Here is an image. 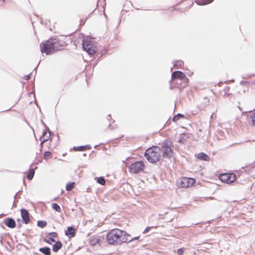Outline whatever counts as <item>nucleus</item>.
I'll list each match as a JSON object with an SVG mask.
<instances>
[{"label": "nucleus", "instance_id": "1", "mask_svg": "<svg viewBox=\"0 0 255 255\" xmlns=\"http://www.w3.org/2000/svg\"><path fill=\"white\" fill-rule=\"evenodd\" d=\"M130 236V235L127 232L115 228L107 233L106 241L108 244L111 245H120L127 242L126 238Z\"/></svg>", "mask_w": 255, "mask_h": 255}, {"label": "nucleus", "instance_id": "2", "mask_svg": "<svg viewBox=\"0 0 255 255\" xmlns=\"http://www.w3.org/2000/svg\"><path fill=\"white\" fill-rule=\"evenodd\" d=\"M144 157L150 163H156L161 159V148L159 146L152 145L146 149Z\"/></svg>", "mask_w": 255, "mask_h": 255}, {"label": "nucleus", "instance_id": "3", "mask_svg": "<svg viewBox=\"0 0 255 255\" xmlns=\"http://www.w3.org/2000/svg\"><path fill=\"white\" fill-rule=\"evenodd\" d=\"M161 150H162V156L163 158L170 159L173 155V149L172 148V142L169 139H164L159 143Z\"/></svg>", "mask_w": 255, "mask_h": 255}, {"label": "nucleus", "instance_id": "4", "mask_svg": "<svg viewBox=\"0 0 255 255\" xmlns=\"http://www.w3.org/2000/svg\"><path fill=\"white\" fill-rule=\"evenodd\" d=\"M52 38L42 41L40 45V51L42 53H45L47 55H51L56 52V42H53Z\"/></svg>", "mask_w": 255, "mask_h": 255}, {"label": "nucleus", "instance_id": "5", "mask_svg": "<svg viewBox=\"0 0 255 255\" xmlns=\"http://www.w3.org/2000/svg\"><path fill=\"white\" fill-rule=\"evenodd\" d=\"M82 48L90 56H94L97 52L96 46L91 40L83 39L82 40Z\"/></svg>", "mask_w": 255, "mask_h": 255}, {"label": "nucleus", "instance_id": "6", "mask_svg": "<svg viewBox=\"0 0 255 255\" xmlns=\"http://www.w3.org/2000/svg\"><path fill=\"white\" fill-rule=\"evenodd\" d=\"M179 79L184 82V85H181V88H185L189 82V79L186 76L184 73L181 71H175L171 74V79L169 83L171 84L173 80Z\"/></svg>", "mask_w": 255, "mask_h": 255}, {"label": "nucleus", "instance_id": "7", "mask_svg": "<svg viewBox=\"0 0 255 255\" xmlns=\"http://www.w3.org/2000/svg\"><path fill=\"white\" fill-rule=\"evenodd\" d=\"M145 165L142 161H135L128 167L130 173L137 174L143 171Z\"/></svg>", "mask_w": 255, "mask_h": 255}, {"label": "nucleus", "instance_id": "8", "mask_svg": "<svg viewBox=\"0 0 255 255\" xmlns=\"http://www.w3.org/2000/svg\"><path fill=\"white\" fill-rule=\"evenodd\" d=\"M196 180L193 178L182 177L177 181V184L179 188H186L192 186Z\"/></svg>", "mask_w": 255, "mask_h": 255}, {"label": "nucleus", "instance_id": "9", "mask_svg": "<svg viewBox=\"0 0 255 255\" xmlns=\"http://www.w3.org/2000/svg\"><path fill=\"white\" fill-rule=\"evenodd\" d=\"M22 222L25 224H28L30 222L29 213L28 211L25 209L22 208L20 210Z\"/></svg>", "mask_w": 255, "mask_h": 255}, {"label": "nucleus", "instance_id": "10", "mask_svg": "<svg viewBox=\"0 0 255 255\" xmlns=\"http://www.w3.org/2000/svg\"><path fill=\"white\" fill-rule=\"evenodd\" d=\"M77 232V229L73 226H69L67 227L66 230L65 231V235L71 239L75 237Z\"/></svg>", "mask_w": 255, "mask_h": 255}, {"label": "nucleus", "instance_id": "11", "mask_svg": "<svg viewBox=\"0 0 255 255\" xmlns=\"http://www.w3.org/2000/svg\"><path fill=\"white\" fill-rule=\"evenodd\" d=\"M4 224L8 228L13 229L16 227V222L11 217H8L4 219Z\"/></svg>", "mask_w": 255, "mask_h": 255}, {"label": "nucleus", "instance_id": "12", "mask_svg": "<svg viewBox=\"0 0 255 255\" xmlns=\"http://www.w3.org/2000/svg\"><path fill=\"white\" fill-rule=\"evenodd\" d=\"M89 243L92 246H95L97 244H100L101 242L100 238L98 236H91L89 238Z\"/></svg>", "mask_w": 255, "mask_h": 255}, {"label": "nucleus", "instance_id": "13", "mask_svg": "<svg viewBox=\"0 0 255 255\" xmlns=\"http://www.w3.org/2000/svg\"><path fill=\"white\" fill-rule=\"evenodd\" d=\"M54 243L52 245V251L55 253H57L62 248L63 244L59 240L55 241Z\"/></svg>", "mask_w": 255, "mask_h": 255}, {"label": "nucleus", "instance_id": "14", "mask_svg": "<svg viewBox=\"0 0 255 255\" xmlns=\"http://www.w3.org/2000/svg\"><path fill=\"white\" fill-rule=\"evenodd\" d=\"M130 237H127L126 238L127 239V242H125V243H133L134 246L137 245L138 243L139 242V238L140 236H136L133 238H130Z\"/></svg>", "mask_w": 255, "mask_h": 255}, {"label": "nucleus", "instance_id": "15", "mask_svg": "<svg viewBox=\"0 0 255 255\" xmlns=\"http://www.w3.org/2000/svg\"><path fill=\"white\" fill-rule=\"evenodd\" d=\"M197 158L198 159L205 161H208L210 159V157H209V156L206 153L202 152H200L197 154Z\"/></svg>", "mask_w": 255, "mask_h": 255}, {"label": "nucleus", "instance_id": "16", "mask_svg": "<svg viewBox=\"0 0 255 255\" xmlns=\"http://www.w3.org/2000/svg\"><path fill=\"white\" fill-rule=\"evenodd\" d=\"M53 41H54V42H56L55 44L56 47H55V51H58L60 50L63 49V48L64 47V45L63 43H61L60 42V40L59 38H52Z\"/></svg>", "mask_w": 255, "mask_h": 255}, {"label": "nucleus", "instance_id": "17", "mask_svg": "<svg viewBox=\"0 0 255 255\" xmlns=\"http://www.w3.org/2000/svg\"><path fill=\"white\" fill-rule=\"evenodd\" d=\"M39 251L44 255H51V249L49 247H44L39 249Z\"/></svg>", "mask_w": 255, "mask_h": 255}, {"label": "nucleus", "instance_id": "18", "mask_svg": "<svg viewBox=\"0 0 255 255\" xmlns=\"http://www.w3.org/2000/svg\"><path fill=\"white\" fill-rule=\"evenodd\" d=\"M227 177L228 178L226 183L231 184L236 179V175L234 173H229V175H227Z\"/></svg>", "mask_w": 255, "mask_h": 255}, {"label": "nucleus", "instance_id": "19", "mask_svg": "<svg viewBox=\"0 0 255 255\" xmlns=\"http://www.w3.org/2000/svg\"><path fill=\"white\" fill-rule=\"evenodd\" d=\"M107 120L109 121L110 124L108 125V128L110 130L114 129L115 128H117V125L113 126L112 125V123H115V121L113 120L111 117V115L109 114L107 116Z\"/></svg>", "mask_w": 255, "mask_h": 255}, {"label": "nucleus", "instance_id": "20", "mask_svg": "<svg viewBox=\"0 0 255 255\" xmlns=\"http://www.w3.org/2000/svg\"><path fill=\"white\" fill-rule=\"evenodd\" d=\"M91 148V146L89 144L74 147V148H75L77 151H82L90 149Z\"/></svg>", "mask_w": 255, "mask_h": 255}, {"label": "nucleus", "instance_id": "21", "mask_svg": "<svg viewBox=\"0 0 255 255\" xmlns=\"http://www.w3.org/2000/svg\"><path fill=\"white\" fill-rule=\"evenodd\" d=\"M37 168V167L36 166L35 168H29L28 174L27 175V178L28 180H31L33 179L35 174V170Z\"/></svg>", "mask_w": 255, "mask_h": 255}, {"label": "nucleus", "instance_id": "22", "mask_svg": "<svg viewBox=\"0 0 255 255\" xmlns=\"http://www.w3.org/2000/svg\"><path fill=\"white\" fill-rule=\"evenodd\" d=\"M214 0H196L195 2L199 5H204L212 3Z\"/></svg>", "mask_w": 255, "mask_h": 255}, {"label": "nucleus", "instance_id": "23", "mask_svg": "<svg viewBox=\"0 0 255 255\" xmlns=\"http://www.w3.org/2000/svg\"><path fill=\"white\" fill-rule=\"evenodd\" d=\"M172 83H173L176 85V88L179 89L180 90L184 88H181V85H184V82L181 80L175 79V80H173Z\"/></svg>", "mask_w": 255, "mask_h": 255}, {"label": "nucleus", "instance_id": "24", "mask_svg": "<svg viewBox=\"0 0 255 255\" xmlns=\"http://www.w3.org/2000/svg\"><path fill=\"white\" fill-rule=\"evenodd\" d=\"M248 117L250 120H251L252 125L255 126V111H250Z\"/></svg>", "mask_w": 255, "mask_h": 255}, {"label": "nucleus", "instance_id": "25", "mask_svg": "<svg viewBox=\"0 0 255 255\" xmlns=\"http://www.w3.org/2000/svg\"><path fill=\"white\" fill-rule=\"evenodd\" d=\"M173 66L177 68H181L183 65V61L180 60H175L172 62Z\"/></svg>", "mask_w": 255, "mask_h": 255}, {"label": "nucleus", "instance_id": "26", "mask_svg": "<svg viewBox=\"0 0 255 255\" xmlns=\"http://www.w3.org/2000/svg\"><path fill=\"white\" fill-rule=\"evenodd\" d=\"M76 183L74 182H70L66 185V190L68 191L72 190L75 186Z\"/></svg>", "mask_w": 255, "mask_h": 255}, {"label": "nucleus", "instance_id": "27", "mask_svg": "<svg viewBox=\"0 0 255 255\" xmlns=\"http://www.w3.org/2000/svg\"><path fill=\"white\" fill-rule=\"evenodd\" d=\"M227 175H229V173H222L219 175V178L222 182L226 183L228 178Z\"/></svg>", "mask_w": 255, "mask_h": 255}, {"label": "nucleus", "instance_id": "28", "mask_svg": "<svg viewBox=\"0 0 255 255\" xmlns=\"http://www.w3.org/2000/svg\"><path fill=\"white\" fill-rule=\"evenodd\" d=\"M43 241L49 245H52V243H54L56 241L53 238L50 237L48 236H47V237H45L43 239Z\"/></svg>", "mask_w": 255, "mask_h": 255}, {"label": "nucleus", "instance_id": "29", "mask_svg": "<svg viewBox=\"0 0 255 255\" xmlns=\"http://www.w3.org/2000/svg\"><path fill=\"white\" fill-rule=\"evenodd\" d=\"M255 166V161L253 163L247 165L245 167H242V169H244L245 171L250 170L253 169Z\"/></svg>", "mask_w": 255, "mask_h": 255}, {"label": "nucleus", "instance_id": "30", "mask_svg": "<svg viewBox=\"0 0 255 255\" xmlns=\"http://www.w3.org/2000/svg\"><path fill=\"white\" fill-rule=\"evenodd\" d=\"M184 117V115L180 114V113H178V114H176V115H175L173 117L172 121L174 122H176L177 121L179 120L180 119H183Z\"/></svg>", "mask_w": 255, "mask_h": 255}, {"label": "nucleus", "instance_id": "31", "mask_svg": "<svg viewBox=\"0 0 255 255\" xmlns=\"http://www.w3.org/2000/svg\"><path fill=\"white\" fill-rule=\"evenodd\" d=\"M47 222L43 220H39L37 222V226L41 228L45 227L47 225Z\"/></svg>", "mask_w": 255, "mask_h": 255}, {"label": "nucleus", "instance_id": "32", "mask_svg": "<svg viewBox=\"0 0 255 255\" xmlns=\"http://www.w3.org/2000/svg\"><path fill=\"white\" fill-rule=\"evenodd\" d=\"M51 206L53 209L55 210L56 211L59 213L61 212V209L60 206L57 203H53L52 204Z\"/></svg>", "mask_w": 255, "mask_h": 255}, {"label": "nucleus", "instance_id": "33", "mask_svg": "<svg viewBox=\"0 0 255 255\" xmlns=\"http://www.w3.org/2000/svg\"><path fill=\"white\" fill-rule=\"evenodd\" d=\"M50 136H51V135L49 134V135L46 136L45 138H44L43 139H40V140H41V142H40V147H41L40 149V152H41L42 148L43 146V143L45 142L48 140H49V138H50Z\"/></svg>", "mask_w": 255, "mask_h": 255}, {"label": "nucleus", "instance_id": "34", "mask_svg": "<svg viewBox=\"0 0 255 255\" xmlns=\"http://www.w3.org/2000/svg\"><path fill=\"white\" fill-rule=\"evenodd\" d=\"M97 182L102 185H104L106 183L105 178L103 176L98 177L97 179Z\"/></svg>", "mask_w": 255, "mask_h": 255}, {"label": "nucleus", "instance_id": "35", "mask_svg": "<svg viewBox=\"0 0 255 255\" xmlns=\"http://www.w3.org/2000/svg\"><path fill=\"white\" fill-rule=\"evenodd\" d=\"M47 235L50 237L53 238V239L58 237V234L55 232H49L47 233Z\"/></svg>", "mask_w": 255, "mask_h": 255}, {"label": "nucleus", "instance_id": "36", "mask_svg": "<svg viewBox=\"0 0 255 255\" xmlns=\"http://www.w3.org/2000/svg\"><path fill=\"white\" fill-rule=\"evenodd\" d=\"M48 132V131L47 129H45L43 130L42 134L41 135V136L40 137V139H43V138H45L46 136L48 135L47 134Z\"/></svg>", "mask_w": 255, "mask_h": 255}, {"label": "nucleus", "instance_id": "37", "mask_svg": "<svg viewBox=\"0 0 255 255\" xmlns=\"http://www.w3.org/2000/svg\"><path fill=\"white\" fill-rule=\"evenodd\" d=\"M51 156V153L49 151H46L44 153V158L46 160L47 158L50 157Z\"/></svg>", "mask_w": 255, "mask_h": 255}, {"label": "nucleus", "instance_id": "38", "mask_svg": "<svg viewBox=\"0 0 255 255\" xmlns=\"http://www.w3.org/2000/svg\"><path fill=\"white\" fill-rule=\"evenodd\" d=\"M186 141V139L183 137H180L178 140V142L181 144H184Z\"/></svg>", "mask_w": 255, "mask_h": 255}, {"label": "nucleus", "instance_id": "39", "mask_svg": "<svg viewBox=\"0 0 255 255\" xmlns=\"http://www.w3.org/2000/svg\"><path fill=\"white\" fill-rule=\"evenodd\" d=\"M177 253L178 255H183L184 253V249L183 248H179L177 251Z\"/></svg>", "mask_w": 255, "mask_h": 255}, {"label": "nucleus", "instance_id": "40", "mask_svg": "<svg viewBox=\"0 0 255 255\" xmlns=\"http://www.w3.org/2000/svg\"><path fill=\"white\" fill-rule=\"evenodd\" d=\"M41 122L42 124V125H43V126L45 127V129H47V130L48 131L49 134L51 135V131L49 129V128L48 127H47L46 125L45 124V123L43 122L42 120H41Z\"/></svg>", "mask_w": 255, "mask_h": 255}, {"label": "nucleus", "instance_id": "41", "mask_svg": "<svg viewBox=\"0 0 255 255\" xmlns=\"http://www.w3.org/2000/svg\"><path fill=\"white\" fill-rule=\"evenodd\" d=\"M240 84L243 86H248L249 85V83L246 81H241L240 82Z\"/></svg>", "mask_w": 255, "mask_h": 255}, {"label": "nucleus", "instance_id": "42", "mask_svg": "<svg viewBox=\"0 0 255 255\" xmlns=\"http://www.w3.org/2000/svg\"><path fill=\"white\" fill-rule=\"evenodd\" d=\"M151 227H147L144 230V231L143 232V234H146V233H147L151 229Z\"/></svg>", "mask_w": 255, "mask_h": 255}, {"label": "nucleus", "instance_id": "43", "mask_svg": "<svg viewBox=\"0 0 255 255\" xmlns=\"http://www.w3.org/2000/svg\"><path fill=\"white\" fill-rule=\"evenodd\" d=\"M17 227L18 228L21 227L22 224L21 223V220L20 219H17Z\"/></svg>", "mask_w": 255, "mask_h": 255}, {"label": "nucleus", "instance_id": "44", "mask_svg": "<svg viewBox=\"0 0 255 255\" xmlns=\"http://www.w3.org/2000/svg\"><path fill=\"white\" fill-rule=\"evenodd\" d=\"M98 7V3L97 4V5H96V7L95 8V9L93 10V11L92 12H91V13H90L88 16L86 17V20L87 19H88L90 16H91V15L93 14V13L95 11V10L97 9V8Z\"/></svg>", "mask_w": 255, "mask_h": 255}, {"label": "nucleus", "instance_id": "45", "mask_svg": "<svg viewBox=\"0 0 255 255\" xmlns=\"http://www.w3.org/2000/svg\"><path fill=\"white\" fill-rule=\"evenodd\" d=\"M255 75V74H252V75H245L243 76V79H246V78H250V77H251L252 76H254Z\"/></svg>", "mask_w": 255, "mask_h": 255}, {"label": "nucleus", "instance_id": "46", "mask_svg": "<svg viewBox=\"0 0 255 255\" xmlns=\"http://www.w3.org/2000/svg\"><path fill=\"white\" fill-rule=\"evenodd\" d=\"M31 74H29L25 76V79L26 80H29L31 78Z\"/></svg>", "mask_w": 255, "mask_h": 255}, {"label": "nucleus", "instance_id": "47", "mask_svg": "<svg viewBox=\"0 0 255 255\" xmlns=\"http://www.w3.org/2000/svg\"><path fill=\"white\" fill-rule=\"evenodd\" d=\"M106 51L107 50H105L104 52H101L100 55L98 57L97 60H99L104 55V54H105Z\"/></svg>", "mask_w": 255, "mask_h": 255}, {"label": "nucleus", "instance_id": "48", "mask_svg": "<svg viewBox=\"0 0 255 255\" xmlns=\"http://www.w3.org/2000/svg\"><path fill=\"white\" fill-rule=\"evenodd\" d=\"M229 89H230V87H228V86H226V87H225V88H224V91H225V92H228V91H229Z\"/></svg>", "mask_w": 255, "mask_h": 255}, {"label": "nucleus", "instance_id": "49", "mask_svg": "<svg viewBox=\"0 0 255 255\" xmlns=\"http://www.w3.org/2000/svg\"><path fill=\"white\" fill-rule=\"evenodd\" d=\"M176 86H172V85H170V87H169V89H170V90H172V89H173L174 88H176Z\"/></svg>", "mask_w": 255, "mask_h": 255}, {"label": "nucleus", "instance_id": "50", "mask_svg": "<svg viewBox=\"0 0 255 255\" xmlns=\"http://www.w3.org/2000/svg\"><path fill=\"white\" fill-rule=\"evenodd\" d=\"M2 237H1V236H0V244H1V245H2Z\"/></svg>", "mask_w": 255, "mask_h": 255}, {"label": "nucleus", "instance_id": "51", "mask_svg": "<svg viewBox=\"0 0 255 255\" xmlns=\"http://www.w3.org/2000/svg\"><path fill=\"white\" fill-rule=\"evenodd\" d=\"M21 192V191H19L18 192H17V193H16V194L15 195V196H14V198H16L17 196H18V194L19 192Z\"/></svg>", "mask_w": 255, "mask_h": 255}, {"label": "nucleus", "instance_id": "52", "mask_svg": "<svg viewBox=\"0 0 255 255\" xmlns=\"http://www.w3.org/2000/svg\"><path fill=\"white\" fill-rule=\"evenodd\" d=\"M98 61V60H97V61L95 62H94V63H93V64H94V66H95L97 64Z\"/></svg>", "mask_w": 255, "mask_h": 255}, {"label": "nucleus", "instance_id": "53", "mask_svg": "<svg viewBox=\"0 0 255 255\" xmlns=\"http://www.w3.org/2000/svg\"><path fill=\"white\" fill-rule=\"evenodd\" d=\"M40 61H39V63H38V65L36 66V67H35V68L34 70H36V68H37V67L38 66V65H39V63H40Z\"/></svg>", "mask_w": 255, "mask_h": 255}, {"label": "nucleus", "instance_id": "54", "mask_svg": "<svg viewBox=\"0 0 255 255\" xmlns=\"http://www.w3.org/2000/svg\"><path fill=\"white\" fill-rule=\"evenodd\" d=\"M19 245L20 246H23V247H24L25 248H26V246L22 244H19Z\"/></svg>", "mask_w": 255, "mask_h": 255}, {"label": "nucleus", "instance_id": "55", "mask_svg": "<svg viewBox=\"0 0 255 255\" xmlns=\"http://www.w3.org/2000/svg\"><path fill=\"white\" fill-rule=\"evenodd\" d=\"M226 95L227 97H229V96H230V95H231V94H229V93H228V94H226Z\"/></svg>", "mask_w": 255, "mask_h": 255}, {"label": "nucleus", "instance_id": "56", "mask_svg": "<svg viewBox=\"0 0 255 255\" xmlns=\"http://www.w3.org/2000/svg\"><path fill=\"white\" fill-rule=\"evenodd\" d=\"M4 215L3 214H1L0 215V218L1 217V216H3Z\"/></svg>", "mask_w": 255, "mask_h": 255}, {"label": "nucleus", "instance_id": "57", "mask_svg": "<svg viewBox=\"0 0 255 255\" xmlns=\"http://www.w3.org/2000/svg\"><path fill=\"white\" fill-rule=\"evenodd\" d=\"M58 197H55L54 198L53 200L55 201L57 199Z\"/></svg>", "mask_w": 255, "mask_h": 255}, {"label": "nucleus", "instance_id": "58", "mask_svg": "<svg viewBox=\"0 0 255 255\" xmlns=\"http://www.w3.org/2000/svg\"><path fill=\"white\" fill-rule=\"evenodd\" d=\"M86 155H87L86 153H84L83 154V156H86Z\"/></svg>", "mask_w": 255, "mask_h": 255}, {"label": "nucleus", "instance_id": "59", "mask_svg": "<svg viewBox=\"0 0 255 255\" xmlns=\"http://www.w3.org/2000/svg\"><path fill=\"white\" fill-rule=\"evenodd\" d=\"M98 146V145H96L94 146L95 148H96L97 146Z\"/></svg>", "mask_w": 255, "mask_h": 255}, {"label": "nucleus", "instance_id": "60", "mask_svg": "<svg viewBox=\"0 0 255 255\" xmlns=\"http://www.w3.org/2000/svg\"><path fill=\"white\" fill-rule=\"evenodd\" d=\"M9 110H10V108H9V109H7V111H9ZM5 111H6V110H5Z\"/></svg>", "mask_w": 255, "mask_h": 255}, {"label": "nucleus", "instance_id": "61", "mask_svg": "<svg viewBox=\"0 0 255 255\" xmlns=\"http://www.w3.org/2000/svg\"><path fill=\"white\" fill-rule=\"evenodd\" d=\"M9 110H10V108H9V109H7V111H9ZM5 111H6V110H5Z\"/></svg>", "mask_w": 255, "mask_h": 255}, {"label": "nucleus", "instance_id": "62", "mask_svg": "<svg viewBox=\"0 0 255 255\" xmlns=\"http://www.w3.org/2000/svg\"><path fill=\"white\" fill-rule=\"evenodd\" d=\"M27 124L29 125V123L28 122L26 121Z\"/></svg>", "mask_w": 255, "mask_h": 255}]
</instances>
